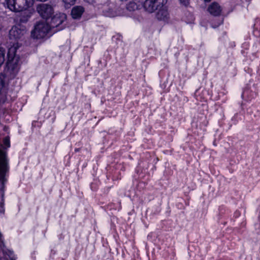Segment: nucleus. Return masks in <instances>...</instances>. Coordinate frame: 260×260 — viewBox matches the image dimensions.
I'll list each match as a JSON object with an SVG mask.
<instances>
[{
  "instance_id": "nucleus-1",
  "label": "nucleus",
  "mask_w": 260,
  "mask_h": 260,
  "mask_svg": "<svg viewBox=\"0 0 260 260\" xmlns=\"http://www.w3.org/2000/svg\"><path fill=\"white\" fill-rule=\"evenodd\" d=\"M94 6L107 17H114L125 15L121 8V0H93Z\"/></svg>"
},
{
  "instance_id": "nucleus-14",
  "label": "nucleus",
  "mask_w": 260,
  "mask_h": 260,
  "mask_svg": "<svg viewBox=\"0 0 260 260\" xmlns=\"http://www.w3.org/2000/svg\"><path fill=\"white\" fill-rule=\"evenodd\" d=\"M253 33L255 37H260V20L257 21L255 23Z\"/></svg>"
},
{
  "instance_id": "nucleus-10",
  "label": "nucleus",
  "mask_w": 260,
  "mask_h": 260,
  "mask_svg": "<svg viewBox=\"0 0 260 260\" xmlns=\"http://www.w3.org/2000/svg\"><path fill=\"white\" fill-rule=\"evenodd\" d=\"M208 11L210 14L218 16L221 14L222 9L220 6L216 2L211 3L208 8Z\"/></svg>"
},
{
  "instance_id": "nucleus-4",
  "label": "nucleus",
  "mask_w": 260,
  "mask_h": 260,
  "mask_svg": "<svg viewBox=\"0 0 260 260\" xmlns=\"http://www.w3.org/2000/svg\"><path fill=\"white\" fill-rule=\"evenodd\" d=\"M51 28L49 25L45 21L38 22L31 31V36L37 39L44 38L48 33Z\"/></svg>"
},
{
  "instance_id": "nucleus-9",
  "label": "nucleus",
  "mask_w": 260,
  "mask_h": 260,
  "mask_svg": "<svg viewBox=\"0 0 260 260\" xmlns=\"http://www.w3.org/2000/svg\"><path fill=\"white\" fill-rule=\"evenodd\" d=\"M143 5L139 2L136 3L133 1L129 2L126 6L127 11L129 12V15L138 14L142 8Z\"/></svg>"
},
{
  "instance_id": "nucleus-23",
  "label": "nucleus",
  "mask_w": 260,
  "mask_h": 260,
  "mask_svg": "<svg viewBox=\"0 0 260 260\" xmlns=\"http://www.w3.org/2000/svg\"><path fill=\"white\" fill-rule=\"evenodd\" d=\"M6 126H5L4 127V130L6 131Z\"/></svg>"
},
{
  "instance_id": "nucleus-12",
  "label": "nucleus",
  "mask_w": 260,
  "mask_h": 260,
  "mask_svg": "<svg viewBox=\"0 0 260 260\" xmlns=\"http://www.w3.org/2000/svg\"><path fill=\"white\" fill-rule=\"evenodd\" d=\"M20 12L19 21L21 23H26L28 21V19L30 18L32 13L29 10H23Z\"/></svg>"
},
{
  "instance_id": "nucleus-18",
  "label": "nucleus",
  "mask_w": 260,
  "mask_h": 260,
  "mask_svg": "<svg viewBox=\"0 0 260 260\" xmlns=\"http://www.w3.org/2000/svg\"><path fill=\"white\" fill-rule=\"evenodd\" d=\"M180 3L185 6H188L189 3V0H180Z\"/></svg>"
},
{
  "instance_id": "nucleus-2",
  "label": "nucleus",
  "mask_w": 260,
  "mask_h": 260,
  "mask_svg": "<svg viewBox=\"0 0 260 260\" xmlns=\"http://www.w3.org/2000/svg\"><path fill=\"white\" fill-rule=\"evenodd\" d=\"M168 0H145L143 4L144 10L149 13L156 12L157 19L167 21L169 19V13L166 4Z\"/></svg>"
},
{
  "instance_id": "nucleus-6",
  "label": "nucleus",
  "mask_w": 260,
  "mask_h": 260,
  "mask_svg": "<svg viewBox=\"0 0 260 260\" xmlns=\"http://www.w3.org/2000/svg\"><path fill=\"white\" fill-rule=\"evenodd\" d=\"M26 32L25 28H20L18 26H13L9 31V38L14 41L22 40L24 38V35Z\"/></svg>"
},
{
  "instance_id": "nucleus-16",
  "label": "nucleus",
  "mask_w": 260,
  "mask_h": 260,
  "mask_svg": "<svg viewBox=\"0 0 260 260\" xmlns=\"http://www.w3.org/2000/svg\"><path fill=\"white\" fill-rule=\"evenodd\" d=\"M3 143L7 147H10V141L9 137H6L5 138H4L3 140Z\"/></svg>"
},
{
  "instance_id": "nucleus-11",
  "label": "nucleus",
  "mask_w": 260,
  "mask_h": 260,
  "mask_svg": "<svg viewBox=\"0 0 260 260\" xmlns=\"http://www.w3.org/2000/svg\"><path fill=\"white\" fill-rule=\"evenodd\" d=\"M84 12V9L82 6H75L73 7L71 11V15L74 19L80 18L83 12Z\"/></svg>"
},
{
  "instance_id": "nucleus-3",
  "label": "nucleus",
  "mask_w": 260,
  "mask_h": 260,
  "mask_svg": "<svg viewBox=\"0 0 260 260\" xmlns=\"http://www.w3.org/2000/svg\"><path fill=\"white\" fill-rule=\"evenodd\" d=\"M35 0H5L4 5L13 12H20L31 7Z\"/></svg>"
},
{
  "instance_id": "nucleus-19",
  "label": "nucleus",
  "mask_w": 260,
  "mask_h": 260,
  "mask_svg": "<svg viewBox=\"0 0 260 260\" xmlns=\"http://www.w3.org/2000/svg\"><path fill=\"white\" fill-rule=\"evenodd\" d=\"M4 86V83L3 81L1 79H0V93L1 92Z\"/></svg>"
},
{
  "instance_id": "nucleus-22",
  "label": "nucleus",
  "mask_w": 260,
  "mask_h": 260,
  "mask_svg": "<svg viewBox=\"0 0 260 260\" xmlns=\"http://www.w3.org/2000/svg\"><path fill=\"white\" fill-rule=\"evenodd\" d=\"M3 205H4V203H1V206H2H2H3Z\"/></svg>"
},
{
  "instance_id": "nucleus-20",
  "label": "nucleus",
  "mask_w": 260,
  "mask_h": 260,
  "mask_svg": "<svg viewBox=\"0 0 260 260\" xmlns=\"http://www.w3.org/2000/svg\"><path fill=\"white\" fill-rule=\"evenodd\" d=\"M80 148H75V151L76 152H77L79 151H80Z\"/></svg>"
},
{
  "instance_id": "nucleus-21",
  "label": "nucleus",
  "mask_w": 260,
  "mask_h": 260,
  "mask_svg": "<svg viewBox=\"0 0 260 260\" xmlns=\"http://www.w3.org/2000/svg\"><path fill=\"white\" fill-rule=\"evenodd\" d=\"M211 0H204L205 2H209L210 1H211Z\"/></svg>"
},
{
  "instance_id": "nucleus-7",
  "label": "nucleus",
  "mask_w": 260,
  "mask_h": 260,
  "mask_svg": "<svg viewBox=\"0 0 260 260\" xmlns=\"http://www.w3.org/2000/svg\"><path fill=\"white\" fill-rule=\"evenodd\" d=\"M66 15L64 13H56L51 19L49 26L50 28L58 27V29L60 30L62 28L60 25L66 20Z\"/></svg>"
},
{
  "instance_id": "nucleus-5",
  "label": "nucleus",
  "mask_w": 260,
  "mask_h": 260,
  "mask_svg": "<svg viewBox=\"0 0 260 260\" xmlns=\"http://www.w3.org/2000/svg\"><path fill=\"white\" fill-rule=\"evenodd\" d=\"M37 11L40 16L46 20L49 19L54 13L53 7L47 4H41L37 6Z\"/></svg>"
},
{
  "instance_id": "nucleus-17",
  "label": "nucleus",
  "mask_w": 260,
  "mask_h": 260,
  "mask_svg": "<svg viewBox=\"0 0 260 260\" xmlns=\"http://www.w3.org/2000/svg\"><path fill=\"white\" fill-rule=\"evenodd\" d=\"M76 0H62V1L64 3L66 7H68V6L73 5L75 2Z\"/></svg>"
},
{
  "instance_id": "nucleus-15",
  "label": "nucleus",
  "mask_w": 260,
  "mask_h": 260,
  "mask_svg": "<svg viewBox=\"0 0 260 260\" xmlns=\"http://www.w3.org/2000/svg\"><path fill=\"white\" fill-rule=\"evenodd\" d=\"M5 50L3 48L0 47V68L4 62L5 59Z\"/></svg>"
},
{
  "instance_id": "nucleus-8",
  "label": "nucleus",
  "mask_w": 260,
  "mask_h": 260,
  "mask_svg": "<svg viewBox=\"0 0 260 260\" xmlns=\"http://www.w3.org/2000/svg\"><path fill=\"white\" fill-rule=\"evenodd\" d=\"M19 58H14L13 59H8L7 67L10 75L14 77L18 73L20 69Z\"/></svg>"
},
{
  "instance_id": "nucleus-13",
  "label": "nucleus",
  "mask_w": 260,
  "mask_h": 260,
  "mask_svg": "<svg viewBox=\"0 0 260 260\" xmlns=\"http://www.w3.org/2000/svg\"><path fill=\"white\" fill-rule=\"evenodd\" d=\"M18 44L15 46L14 44L13 46L9 48L7 53L8 59H13L14 58H19L16 55L17 48Z\"/></svg>"
}]
</instances>
